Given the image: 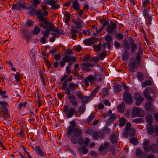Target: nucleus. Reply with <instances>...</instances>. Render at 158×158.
Wrapping results in <instances>:
<instances>
[{"label":"nucleus","instance_id":"0eeeda50","mask_svg":"<svg viewBox=\"0 0 158 158\" xmlns=\"http://www.w3.org/2000/svg\"><path fill=\"white\" fill-rule=\"evenodd\" d=\"M43 19V23H39L40 26L44 29H48L49 30H50L51 27H53L54 25L53 24L50 22L48 21V20H45L44 18Z\"/></svg>","mask_w":158,"mask_h":158},{"label":"nucleus","instance_id":"473e14b6","mask_svg":"<svg viewBox=\"0 0 158 158\" xmlns=\"http://www.w3.org/2000/svg\"><path fill=\"white\" fill-rule=\"evenodd\" d=\"M84 44L86 45L90 46L94 44V42L91 39H85L83 41Z\"/></svg>","mask_w":158,"mask_h":158},{"label":"nucleus","instance_id":"7ed1b4c3","mask_svg":"<svg viewBox=\"0 0 158 158\" xmlns=\"http://www.w3.org/2000/svg\"><path fill=\"white\" fill-rule=\"evenodd\" d=\"M0 107L1 112L5 116H9L10 115L8 110V108L9 107L8 103L4 101H0Z\"/></svg>","mask_w":158,"mask_h":158},{"label":"nucleus","instance_id":"5701e85b","mask_svg":"<svg viewBox=\"0 0 158 158\" xmlns=\"http://www.w3.org/2000/svg\"><path fill=\"white\" fill-rule=\"evenodd\" d=\"M73 79L72 76L71 75L67 79L65 80L62 84L61 86V89L63 90H65L66 89V88L67 87L68 83L67 82H69L71 81Z\"/></svg>","mask_w":158,"mask_h":158},{"label":"nucleus","instance_id":"2eb2a0df","mask_svg":"<svg viewBox=\"0 0 158 158\" xmlns=\"http://www.w3.org/2000/svg\"><path fill=\"white\" fill-rule=\"evenodd\" d=\"M150 129V127L147 128V131L149 135H152L155 133V136L158 135V125H156L154 126L153 125V127H152Z\"/></svg>","mask_w":158,"mask_h":158},{"label":"nucleus","instance_id":"3c124183","mask_svg":"<svg viewBox=\"0 0 158 158\" xmlns=\"http://www.w3.org/2000/svg\"><path fill=\"white\" fill-rule=\"evenodd\" d=\"M24 135V131L21 128L20 129L19 131L17 133V136L21 138H23Z\"/></svg>","mask_w":158,"mask_h":158},{"label":"nucleus","instance_id":"2f4dec72","mask_svg":"<svg viewBox=\"0 0 158 158\" xmlns=\"http://www.w3.org/2000/svg\"><path fill=\"white\" fill-rule=\"evenodd\" d=\"M113 87L115 92L118 93L122 90V86L119 84H116Z\"/></svg>","mask_w":158,"mask_h":158},{"label":"nucleus","instance_id":"a878e982","mask_svg":"<svg viewBox=\"0 0 158 158\" xmlns=\"http://www.w3.org/2000/svg\"><path fill=\"white\" fill-rule=\"evenodd\" d=\"M142 8L143 9L142 10L143 16L145 18H146L147 16H148V15H150L149 14L148 12L150 11L151 7Z\"/></svg>","mask_w":158,"mask_h":158},{"label":"nucleus","instance_id":"412c9836","mask_svg":"<svg viewBox=\"0 0 158 158\" xmlns=\"http://www.w3.org/2000/svg\"><path fill=\"white\" fill-rule=\"evenodd\" d=\"M71 126H69L67 129V131H68L69 133H70L76 126V124L75 122L73 120L70 122Z\"/></svg>","mask_w":158,"mask_h":158},{"label":"nucleus","instance_id":"338daca9","mask_svg":"<svg viewBox=\"0 0 158 158\" xmlns=\"http://www.w3.org/2000/svg\"><path fill=\"white\" fill-rule=\"evenodd\" d=\"M77 143L80 145H82L84 143V139L81 136L79 137L78 139H77Z\"/></svg>","mask_w":158,"mask_h":158},{"label":"nucleus","instance_id":"6e6552de","mask_svg":"<svg viewBox=\"0 0 158 158\" xmlns=\"http://www.w3.org/2000/svg\"><path fill=\"white\" fill-rule=\"evenodd\" d=\"M73 9L77 11H80L78 13L80 17H81L83 14V10L80 9L81 6L78 2V0H75L73 2Z\"/></svg>","mask_w":158,"mask_h":158},{"label":"nucleus","instance_id":"7c9ffc66","mask_svg":"<svg viewBox=\"0 0 158 158\" xmlns=\"http://www.w3.org/2000/svg\"><path fill=\"white\" fill-rule=\"evenodd\" d=\"M40 30L39 27L37 26H36L34 27L33 30L31 31V34L37 35L40 33Z\"/></svg>","mask_w":158,"mask_h":158},{"label":"nucleus","instance_id":"052dcab7","mask_svg":"<svg viewBox=\"0 0 158 158\" xmlns=\"http://www.w3.org/2000/svg\"><path fill=\"white\" fill-rule=\"evenodd\" d=\"M77 138L78 137L72 136L70 139L72 143L73 144H75L77 143Z\"/></svg>","mask_w":158,"mask_h":158},{"label":"nucleus","instance_id":"f704fd0d","mask_svg":"<svg viewBox=\"0 0 158 158\" xmlns=\"http://www.w3.org/2000/svg\"><path fill=\"white\" fill-rule=\"evenodd\" d=\"M99 23L102 24L103 27L108 26L109 24V21L105 20L104 18H102L99 19Z\"/></svg>","mask_w":158,"mask_h":158},{"label":"nucleus","instance_id":"c756f323","mask_svg":"<svg viewBox=\"0 0 158 158\" xmlns=\"http://www.w3.org/2000/svg\"><path fill=\"white\" fill-rule=\"evenodd\" d=\"M77 151L78 152L81 151L82 153L83 154H86L88 152V149L84 146H83L82 147H80L78 148Z\"/></svg>","mask_w":158,"mask_h":158},{"label":"nucleus","instance_id":"4c0bfd02","mask_svg":"<svg viewBox=\"0 0 158 158\" xmlns=\"http://www.w3.org/2000/svg\"><path fill=\"white\" fill-rule=\"evenodd\" d=\"M34 22L32 20L28 19L24 25L27 27H30L33 26Z\"/></svg>","mask_w":158,"mask_h":158},{"label":"nucleus","instance_id":"bb28decb","mask_svg":"<svg viewBox=\"0 0 158 158\" xmlns=\"http://www.w3.org/2000/svg\"><path fill=\"white\" fill-rule=\"evenodd\" d=\"M136 77L138 80L140 81H143L144 79V76L141 72H139L137 73Z\"/></svg>","mask_w":158,"mask_h":158},{"label":"nucleus","instance_id":"393cba45","mask_svg":"<svg viewBox=\"0 0 158 158\" xmlns=\"http://www.w3.org/2000/svg\"><path fill=\"white\" fill-rule=\"evenodd\" d=\"M128 50H125L123 53L122 60L123 61H126L129 58V54Z\"/></svg>","mask_w":158,"mask_h":158},{"label":"nucleus","instance_id":"13d9d810","mask_svg":"<svg viewBox=\"0 0 158 158\" xmlns=\"http://www.w3.org/2000/svg\"><path fill=\"white\" fill-rule=\"evenodd\" d=\"M106 51H104L100 53L98 56H99V59L101 60H103L104 59L106 56Z\"/></svg>","mask_w":158,"mask_h":158},{"label":"nucleus","instance_id":"37998d69","mask_svg":"<svg viewBox=\"0 0 158 158\" xmlns=\"http://www.w3.org/2000/svg\"><path fill=\"white\" fill-rule=\"evenodd\" d=\"M85 104H82L79 108V113L80 114H82L85 111Z\"/></svg>","mask_w":158,"mask_h":158},{"label":"nucleus","instance_id":"09e8293b","mask_svg":"<svg viewBox=\"0 0 158 158\" xmlns=\"http://www.w3.org/2000/svg\"><path fill=\"white\" fill-rule=\"evenodd\" d=\"M144 120L141 118H137L134 119L132 120V122L135 123H143L144 122Z\"/></svg>","mask_w":158,"mask_h":158},{"label":"nucleus","instance_id":"4d7b16f0","mask_svg":"<svg viewBox=\"0 0 158 158\" xmlns=\"http://www.w3.org/2000/svg\"><path fill=\"white\" fill-rule=\"evenodd\" d=\"M43 59L45 60V63L48 68H51L52 67V64L48 60H47L46 58L43 57Z\"/></svg>","mask_w":158,"mask_h":158},{"label":"nucleus","instance_id":"f8f14e48","mask_svg":"<svg viewBox=\"0 0 158 158\" xmlns=\"http://www.w3.org/2000/svg\"><path fill=\"white\" fill-rule=\"evenodd\" d=\"M37 17L38 18L40 23L43 22V19L44 18L45 20H47L44 16H47L48 14V12L47 10H44L43 12H41V11H37L36 13Z\"/></svg>","mask_w":158,"mask_h":158},{"label":"nucleus","instance_id":"ea45409f","mask_svg":"<svg viewBox=\"0 0 158 158\" xmlns=\"http://www.w3.org/2000/svg\"><path fill=\"white\" fill-rule=\"evenodd\" d=\"M37 11H39L36 10L35 8L32 7L29 10V14L31 16L36 15Z\"/></svg>","mask_w":158,"mask_h":158},{"label":"nucleus","instance_id":"f3484780","mask_svg":"<svg viewBox=\"0 0 158 158\" xmlns=\"http://www.w3.org/2000/svg\"><path fill=\"white\" fill-rule=\"evenodd\" d=\"M105 135L101 131H95L93 133L92 136L94 139L95 140L98 139V137L99 138H103Z\"/></svg>","mask_w":158,"mask_h":158},{"label":"nucleus","instance_id":"e2e57ef3","mask_svg":"<svg viewBox=\"0 0 158 158\" xmlns=\"http://www.w3.org/2000/svg\"><path fill=\"white\" fill-rule=\"evenodd\" d=\"M116 119V115L115 113L111 114V115L110 117L109 118L108 122H110L111 120H113L112 121L113 122L114 120H115Z\"/></svg>","mask_w":158,"mask_h":158},{"label":"nucleus","instance_id":"c03bdc74","mask_svg":"<svg viewBox=\"0 0 158 158\" xmlns=\"http://www.w3.org/2000/svg\"><path fill=\"white\" fill-rule=\"evenodd\" d=\"M127 119L124 117H122L119 121V126L121 127H123L126 124Z\"/></svg>","mask_w":158,"mask_h":158},{"label":"nucleus","instance_id":"dca6fc26","mask_svg":"<svg viewBox=\"0 0 158 158\" xmlns=\"http://www.w3.org/2000/svg\"><path fill=\"white\" fill-rule=\"evenodd\" d=\"M145 120L147 123H148L147 124L146 126V130L147 128L150 127V129L151 128L153 127V125L152 124L153 123V118L151 114H148L145 118Z\"/></svg>","mask_w":158,"mask_h":158},{"label":"nucleus","instance_id":"5fc2aeb1","mask_svg":"<svg viewBox=\"0 0 158 158\" xmlns=\"http://www.w3.org/2000/svg\"><path fill=\"white\" fill-rule=\"evenodd\" d=\"M27 103V102H25L24 103L20 102L18 105V106L17 107V108L19 110H21L23 107H25L26 106Z\"/></svg>","mask_w":158,"mask_h":158},{"label":"nucleus","instance_id":"864d4df0","mask_svg":"<svg viewBox=\"0 0 158 158\" xmlns=\"http://www.w3.org/2000/svg\"><path fill=\"white\" fill-rule=\"evenodd\" d=\"M105 39L107 41V43H110L112 41L113 39L110 35L107 34L105 35Z\"/></svg>","mask_w":158,"mask_h":158},{"label":"nucleus","instance_id":"774afa93","mask_svg":"<svg viewBox=\"0 0 158 158\" xmlns=\"http://www.w3.org/2000/svg\"><path fill=\"white\" fill-rule=\"evenodd\" d=\"M54 2L53 0H44V2L45 4H48L49 5H52L53 3Z\"/></svg>","mask_w":158,"mask_h":158},{"label":"nucleus","instance_id":"58836bf2","mask_svg":"<svg viewBox=\"0 0 158 158\" xmlns=\"http://www.w3.org/2000/svg\"><path fill=\"white\" fill-rule=\"evenodd\" d=\"M94 80L96 82H99L102 80L101 75L99 73H96L94 76Z\"/></svg>","mask_w":158,"mask_h":158},{"label":"nucleus","instance_id":"6e6d98bb","mask_svg":"<svg viewBox=\"0 0 158 158\" xmlns=\"http://www.w3.org/2000/svg\"><path fill=\"white\" fill-rule=\"evenodd\" d=\"M155 156L152 154H150L148 155L145 154L143 155L139 158H155Z\"/></svg>","mask_w":158,"mask_h":158},{"label":"nucleus","instance_id":"8fccbe9b","mask_svg":"<svg viewBox=\"0 0 158 158\" xmlns=\"http://www.w3.org/2000/svg\"><path fill=\"white\" fill-rule=\"evenodd\" d=\"M110 140L111 143L113 144L117 142V140L115 135L110 136Z\"/></svg>","mask_w":158,"mask_h":158},{"label":"nucleus","instance_id":"a211bd4d","mask_svg":"<svg viewBox=\"0 0 158 158\" xmlns=\"http://www.w3.org/2000/svg\"><path fill=\"white\" fill-rule=\"evenodd\" d=\"M140 112H143L144 114V111L139 109V107H134L132 112V114L134 115V117H143L140 114Z\"/></svg>","mask_w":158,"mask_h":158},{"label":"nucleus","instance_id":"72a5a7b5","mask_svg":"<svg viewBox=\"0 0 158 158\" xmlns=\"http://www.w3.org/2000/svg\"><path fill=\"white\" fill-rule=\"evenodd\" d=\"M125 107V104L124 102H122L117 107V109L119 110V112L121 113H123Z\"/></svg>","mask_w":158,"mask_h":158},{"label":"nucleus","instance_id":"603ef678","mask_svg":"<svg viewBox=\"0 0 158 158\" xmlns=\"http://www.w3.org/2000/svg\"><path fill=\"white\" fill-rule=\"evenodd\" d=\"M130 142L135 145H137L138 142L136 138L135 137H132L130 140Z\"/></svg>","mask_w":158,"mask_h":158},{"label":"nucleus","instance_id":"49530a36","mask_svg":"<svg viewBox=\"0 0 158 158\" xmlns=\"http://www.w3.org/2000/svg\"><path fill=\"white\" fill-rule=\"evenodd\" d=\"M71 34H72V39H73L76 38L77 36V35H76V33H77L78 32V31L77 30H75V29H71Z\"/></svg>","mask_w":158,"mask_h":158},{"label":"nucleus","instance_id":"9b49d317","mask_svg":"<svg viewBox=\"0 0 158 158\" xmlns=\"http://www.w3.org/2000/svg\"><path fill=\"white\" fill-rule=\"evenodd\" d=\"M72 133L73 135V136L77 137L81 136L82 134V131H80L78 128L75 127L72 131L70 133H69L68 131H67L66 135L69 137L71 136L72 135Z\"/></svg>","mask_w":158,"mask_h":158},{"label":"nucleus","instance_id":"c85d7f7f","mask_svg":"<svg viewBox=\"0 0 158 158\" xmlns=\"http://www.w3.org/2000/svg\"><path fill=\"white\" fill-rule=\"evenodd\" d=\"M7 91H2V89H0V95L1 96V98L2 99H5L8 98V96L7 94Z\"/></svg>","mask_w":158,"mask_h":158},{"label":"nucleus","instance_id":"b1692460","mask_svg":"<svg viewBox=\"0 0 158 158\" xmlns=\"http://www.w3.org/2000/svg\"><path fill=\"white\" fill-rule=\"evenodd\" d=\"M122 42L123 44L122 45L123 47L125 48V50H129L130 49L131 45L126 39H125L124 40H123Z\"/></svg>","mask_w":158,"mask_h":158},{"label":"nucleus","instance_id":"423d86ee","mask_svg":"<svg viewBox=\"0 0 158 158\" xmlns=\"http://www.w3.org/2000/svg\"><path fill=\"white\" fill-rule=\"evenodd\" d=\"M76 60V58L74 56L65 55L62 59V61L60 62V65L61 67H64L65 65V62H69L71 60L74 61Z\"/></svg>","mask_w":158,"mask_h":158},{"label":"nucleus","instance_id":"39448f33","mask_svg":"<svg viewBox=\"0 0 158 158\" xmlns=\"http://www.w3.org/2000/svg\"><path fill=\"white\" fill-rule=\"evenodd\" d=\"M123 100L126 104H131L133 102L132 96L129 92H125L123 94Z\"/></svg>","mask_w":158,"mask_h":158},{"label":"nucleus","instance_id":"ddd939ff","mask_svg":"<svg viewBox=\"0 0 158 158\" xmlns=\"http://www.w3.org/2000/svg\"><path fill=\"white\" fill-rule=\"evenodd\" d=\"M21 34L27 41L29 40L31 38V34L27 28H23L21 31Z\"/></svg>","mask_w":158,"mask_h":158},{"label":"nucleus","instance_id":"e433bc0d","mask_svg":"<svg viewBox=\"0 0 158 158\" xmlns=\"http://www.w3.org/2000/svg\"><path fill=\"white\" fill-rule=\"evenodd\" d=\"M90 97L89 96H83L81 99H80L81 102L82 103V104H84L85 103H87V102L90 99Z\"/></svg>","mask_w":158,"mask_h":158},{"label":"nucleus","instance_id":"f257e3e1","mask_svg":"<svg viewBox=\"0 0 158 158\" xmlns=\"http://www.w3.org/2000/svg\"><path fill=\"white\" fill-rule=\"evenodd\" d=\"M130 60V63L128 68L131 72L134 73V70L138 68V67L140 64L141 61L139 60L138 61L136 60V59H131Z\"/></svg>","mask_w":158,"mask_h":158},{"label":"nucleus","instance_id":"cd10ccee","mask_svg":"<svg viewBox=\"0 0 158 158\" xmlns=\"http://www.w3.org/2000/svg\"><path fill=\"white\" fill-rule=\"evenodd\" d=\"M150 0H142V7H150Z\"/></svg>","mask_w":158,"mask_h":158},{"label":"nucleus","instance_id":"a18cd8bd","mask_svg":"<svg viewBox=\"0 0 158 158\" xmlns=\"http://www.w3.org/2000/svg\"><path fill=\"white\" fill-rule=\"evenodd\" d=\"M143 51H138L137 52V54L136 55V60H138V61L139 60L141 61V55H143Z\"/></svg>","mask_w":158,"mask_h":158},{"label":"nucleus","instance_id":"f03ea898","mask_svg":"<svg viewBox=\"0 0 158 158\" xmlns=\"http://www.w3.org/2000/svg\"><path fill=\"white\" fill-rule=\"evenodd\" d=\"M63 112L66 114L65 117L68 118L72 117L75 112V109L73 107H70L69 108L67 105H64L63 109Z\"/></svg>","mask_w":158,"mask_h":158},{"label":"nucleus","instance_id":"20e7f679","mask_svg":"<svg viewBox=\"0 0 158 158\" xmlns=\"http://www.w3.org/2000/svg\"><path fill=\"white\" fill-rule=\"evenodd\" d=\"M152 94H153V92L151 88L147 87L144 89L143 95L148 101H155V99H153V97L150 95Z\"/></svg>","mask_w":158,"mask_h":158},{"label":"nucleus","instance_id":"c9c22d12","mask_svg":"<svg viewBox=\"0 0 158 158\" xmlns=\"http://www.w3.org/2000/svg\"><path fill=\"white\" fill-rule=\"evenodd\" d=\"M100 87L99 86H97L95 89L91 92L90 94V96L94 97L95 96V94L98 92Z\"/></svg>","mask_w":158,"mask_h":158},{"label":"nucleus","instance_id":"1a4fd4ad","mask_svg":"<svg viewBox=\"0 0 158 158\" xmlns=\"http://www.w3.org/2000/svg\"><path fill=\"white\" fill-rule=\"evenodd\" d=\"M134 98L135 100V104L136 106H140L144 99L143 97L138 93H136L134 94Z\"/></svg>","mask_w":158,"mask_h":158},{"label":"nucleus","instance_id":"de8ad7c7","mask_svg":"<svg viewBox=\"0 0 158 158\" xmlns=\"http://www.w3.org/2000/svg\"><path fill=\"white\" fill-rule=\"evenodd\" d=\"M60 8V6L59 4H56V2L54 1L52 5H51V9L52 10H56L57 9H59Z\"/></svg>","mask_w":158,"mask_h":158},{"label":"nucleus","instance_id":"680f3d73","mask_svg":"<svg viewBox=\"0 0 158 158\" xmlns=\"http://www.w3.org/2000/svg\"><path fill=\"white\" fill-rule=\"evenodd\" d=\"M76 94L80 100L81 99L83 96L82 93L80 90L77 91Z\"/></svg>","mask_w":158,"mask_h":158},{"label":"nucleus","instance_id":"6ab92c4d","mask_svg":"<svg viewBox=\"0 0 158 158\" xmlns=\"http://www.w3.org/2000/svg\"><path fill=\"white\" fill-rule=\"evenodd\" d=\"M32 148L34 149L33 146H31ZM34 150L37 154L39 155L40 156H45L46 158H47L46 156V154L41 149L40 147L39 146H36L35 147Z\"/></svg>","mask_w":158,"mask_h":158},{"label":"nucleus","instance_id":"a19ab883","mask_svg":"<svg viewBox=\"0 0 158 158\" xmlns=\"http://www.w3.org/2000/svg\"><path fill=\"white\" fill-rule=\"evenodd\" d=\"M38 72L40 74V78L42 83L43 85V86H44L45 85V84L44 77L43 73L40 70H39Z\"/></svg>","mask_w":158,"mask_h":158},{"label":"nucleus","instance_id":"69168bd1","mask_svg":"<svg viewBox=\"0 0 158 158\" xmlns=\"http://www.w3.org/2000/svg\"><path fill=\"white\" fill-rule=\"evenodd\" d=\"M112 110H109L108 112H105L102 115V116L104 118H106L107 116H110V114H112Z\"/></svg>","mask_w":158,"mask_h":158},{"label":"nucleus","instance_id":"9d476101","mask_svg":"<svg viewBox=\"0 0 158 158\" xmlns=\"http://www.w3.org/2000/svg\"><path fill=\"white\" fill-rule=\"evenodd\" d=\"M128 41L131 44L130 52L131 54H133L137 49V46L131 36L129 37Z\"/></svg>","mask_w":158,"mask_h":158},{"label":"nucleus","instance_id":"4468645a","mask_svg":"<svg viewBox=\"0 0 158 158\" xmlns=\"http://www.w3.org/2000/svg\"><path fill=\"white\" fill-rule=\"evenodd\" d=\"M110 22L111 24L108 25L106 31L108 33L111 34L114 30L116 29L117 26L116 23L113 21L110 20Z\"/></svg>","mask_w":158,"mask_h":158},{"label":"nucleus","instance_id":"79ce46f5","mask_svg":"<svg viewBox=\"0 0 158 158\" xmlns=\"http://www.w3.org/2000/svg\"><path fill=\"white\" fill-rule=\"evenodd\" d=\"M152 85V82L151 80H147L145 81L142 84L143 87H145L147 86H151Z\"/></svg>","mask_w":158,"mask_h":158},{"label":"nucleus","instance_id":"aec40b11","mask_svg":"<svg viewBox=\"0 0 158 158\" xmlns=\"http://www.w3.org/2000/svg\"><path fill=\"white\" fill-rule=\"evenodd\" d=\"M18 4H13L11 7V9L14 10H20L21 8H27L26 4H23L21 2H18Z\"/></svg>","mask_w":158,"mask_h":158},{"label":"nucleus","instance_id":"4be33fe9","mask_svg":"<svg viewBox=\"0 0 158 158\" xmlns=\"http://www.w3.org/2000/svg\"><path fill=\"white\" fill-rule=\"evenodd\" d=\"M154 101H150L146 102L144 105L145 109L147 110H150V111L153 110L152 109H151V107L152 105L153 104V102Z\"/></svg>","mask_w":158,"mask_h":158},{"label":"nucleus","instance_id":"0e129e2a","mask_svg":"<svg viewBox=\"0 0 158 158\" xmlns=\"http://www.w3.org/2000/svg\"><path fill=\"white\" fill-rule=\"evenodd\" d=\"M129 132V134L131 137H132L135 136V130L133 128L130 129Z\"/></svg>","mask_w":158,"mask_h":158},{"label":"nucleus","instance_id":"bf43d9fd","mask_svg":"<svg viewBox=\"0 0 158 158\" xmlns=\"http://www.w3.org/2000/svg\"><path fill=\"white\" fill-rule=\"evenodd\" d=\"M68 87L71 89V91L72 92L73 91L76 89L75 86V84L73 82H71Z\"/></svg>","mask_w":158,"mask_h":158}]
</instances>
